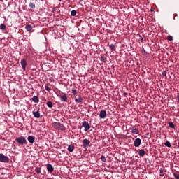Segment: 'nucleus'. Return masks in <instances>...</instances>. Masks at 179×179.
<instances>
[{
    "mask_svg": "<svg viewBox=\"0 0 179 179\" xmlns=\"http://www.w3.org/2000/svg\"><path fill=\"white\" fill-rule=\"evenodd\" d=\"M60 99L62 102H66L68 96H66V94H64V95H60Z\"/></svg>",
    "mask_w": 179,
    "mask_h": 179,
    "instance_id": "nucleus-11",
    "label": "nucleus"
},
{
    "mask_svg": "<svg viewBox=\"0 0 179 179\" xmlns=\"http://www.w3.org/2000/svg\"><path fill=\"white\" fill-rule=\"evenodd\" d=\"M59 1H62V0H59Z\"/></svg>",
    "mask_w": 179,
    "mask_h": 179,
    "instance_id": "nucleus-37",
    "label": "nucleus"
},
{
    "mask_svg": "<svg viewBox=\"0 0 179 179\" xmlns=\"http://www.w3.org/2000/svg\"><path fill=\"white\" fill-rule=\"evenodd\" d=\"M71 92L73 95H75V96H76L77 94H78V91L77 90H76L75 88H72L71 89Z\"/></svg>",
    "mask_w": 179,
    "mask_h": 179,
    "instance_id": "nucleus-22",
    "label": "nucleus"
},
{
    "mask_svg": "<svg viewBox=\"0 0 179 179\" xmlns=\"http://www.w3.org/2000/svg\"><path fill=\"white\" fill-rule=\"evenodd\" d=\"M83 147H88L90 144V140L88 138H84L83 141Z\"/></svg>",
    "mask_w": 179,
    "mask_h": 179,
    "instance_id": "nucleus-10",
    "label": "nucleus"
},
{
    "mask_svg": "<svg viewBox=\"0 0 179 179\" xmlns=\"http://www.w3.org/2000/svg\"><path fill=\"white\" fill-rule=\"evenodd\" d=\"M101 161H103V162H106V161H107L106 157H105V155H102V156L101 157Z\"/></svg>",
    "mask_w": 179,
    "mask_h": 179,
    "instance_id": "nucleus-29",
    "label": "nucleus"
},
{
    "mask_svg": "<svg viewBox=\"0 0 179 179\" xmlns=\"http://www.w3.org/2000/svg\"><path fill=\"white\" fill-rule=\"evenodd\" d=\"M21 66L24 70V71H26V67L27 66V62L26 60V59H21Z\"/></svg>",
    "mask_w": 179,
    "mask_h": 179,
    "instance_id": "nucleus-5",
    "label": "nucleus"
},
{
    "mask_svg": "<svg viewBox=\"0 0 179 179\" xmlns=\"http://www.w3.org/2000/svg\"><path fill=\"white\" fill-rule=\"evenodd\" d=\"M106 116H107V113L105 109H103L102 110L100 111L99 117H101V119H105Z\"/></svg>",
    "mask_w": 179,
    "mask_h": 179,
    "instance_id": "nucleus-6",
    "label": "nucleus"
},
{
    "mask_svg": "<svg viewBox=\"0 0 179 179\" xmlns=\"http://www.w3.org/2000/svg\"><path fill=\"white\" fill-rule=\"evenodd\" d=\"M73 150H75V145H73V144H69L68 146V150L72 152Z\"/></svg>",
    "mask_w": 179,
    "mask_h": 179,
    "instance_id": "nucleus-16",
    "label": "nucleus"
},
{
    "mask_svg": "<svg viewBox=\"0 0 179 179\" xmlns=\"http://www.w3.org/2000/svg\"><path fill=\"white\" fill-rule=\"evenodd\" d=\"M36 137L34 136H28L27 140L29 143H34Z\"/></svg>",
    "mask_w": 179,
    "mask_h": 179,
    "instance_id": "nucleus-12",
    "label": "nucleus"
},
{
    "mask_svg": "<svg viewBox=\"0 0 179 179\" xmlns=\"http://www.w3.org/2000/svg\"><path fill=\"white\" fill-rule=\"evenodd\" d=\"M141 144V138H140L139 137H137V138L134 140V145L135 147H139Z\"/></svg>",
    "mask_w": 179,
    "mask_h": 179,
    "instance_id": "nucleus-8",
    "label": "nucleus"
},
{
    "mask_svg": "<svg viewBox=\"0 0 179 179\" xmlns=\"http://www.w3.org/2000/svg\"><path fill=\"white\" fill-rule=\"evenodd\" d=\"M175 178L179 179V173H173Z\"/></svg>",
    "mask_w": 179,
    "mask_h": 179,
    "instance_id": "nucleus-32",
    "label": "nucleus"
},
{
    "mask_svg": "<svg viewBox=\"0 0 179 179\" xmlns=\"http://www.w3.org/2000/svg\"><path fill=\"white\" fill-rule=\"evenodd\" d=\"M83 127H85V131H87L91 127L90 124L86 120L83 122Z\"/></svg>",
    "mask_w": 179,
    "mask_h": 179,
    "instance_id": "nucleus-4",
    "label": "nucleus"
},
{
    "mask_svg": "<svg viewBox=\"0 0 179 179\" xmlns=\"http://www.w3.org/2000/svg\"><path fill=\"white\" fill-rule=\"evenodd\" d=\"M83 97L81 95H76L75 96V101L78 103L83 102Z\"/></svg>",
    "mask_w": 179,
    "mask_h": 179,
    "instance_id": "nucleus-7",
    "label": "nucleus"
},
{
    "mask_svg": "<svg viewBox=\"0 0 179 179\" xmlns=\"http://www.w3.org/2000/svg\"><path fill=\"white\" fill-rule=\"evenodd\" d=\"M109 48L112 50V52H113L114 50H116L114 43H111L110 45Z\"/></svg>",
    "mask_w": 179,
    "mask_h": 179,
    "instance_id": "nucleus-19",
    "label": "nucleus"
},
{
    "mask_svg": "<svg viewBox=\"0 0 179 179\" xmlns=\"http://www.w3.org/2000/svg\"><path fill=\"white\" fill-rule=\"evenodd\" d=\"M138 154L141 156V157H144L145 154V151L143 149H141L138 151Z\"/></svg>",
    "mask_w": 179,
    "mask_h": 179,
    "instance_id": "nucleus-17",
    "label": "nucleus"
},
{
    "mask_svg": "<svg viewBox=\"0 0 179 179\" xmlns=\"http://www.w3.org/2000/svg\"><path fill=\"white\" fill-rule=\"evenodd\" d=\"M33 115H34V117H37V118L41 117V113H40L39 110L34 111Z\"/></svg>",
    "mask_w": 179,
    "mask_h": 179,
    "instance_id": "nucleus-14",
    "label": "nucleus"
},
{
    "mask_svg": "<svg viewBox=\"0 0 179 179\" xmlns=\"http://www.w3.org/2000/svg\"><path fill=\"white\" fill-rule=\"evenodd\" d=\"M0 161L1 162H9L10 158L8 155H5L2 152L0 153Z\"/></svg>",
    "mask_w": 179,
    "mask_h": 179,
    "instance_id": "nucleus-3",
    "label": "nucleus"
},
{
    "mask_svg": "<svg viewBox=\"0 0 179 179\" xmlns=\"http://www.w3.org/2000/svg\"><path fill=\"white\" fill-rule=\"evenodd\" d=\"M53 126L55 129H57L58 130H66L65 126L62 123H60V122H55Z\"/></svg>",
    "mask_w": 179,
    "mask_h": 179,
    "instance_id": "nucleus-2",
    "label": "nucleus"
},
{
    "mask_svg": "<svg viewBox=\"0 0 179 179\" xmlns=\"http://www.w3.org/2000/svg\"><path fill=\"white\" fill-rule=\"evenodd\" d=\"M173 36H171V35H169V36H167V40L168 41H173Z\"/></svg>",
    "mask_w": 179,
    "mask_h": 179,
    "instance_id": "nucleus-31",
    "label": "nucleus"
},
{
    "mask_svg": "<svg viewBox=\"0 0 179 179\" xmlns=\"http://www.w3.org/2000/svg\"><path fill=\"white\" fill-rule=\"evenodd\" d=\"M0 29L2 30V31H5L6 29V25H5V24H1L0 25Z\"/></svg>",
    "mask_w": 179,
    "mask_h": 179,
    "instance_id": "nucleus-21",
    "label": "nucleus"
},
{
    "mask_svg": "<svg viewBox=\"0 0 179 179\" xmlns=\"http://www.w3.org/2000/svg\"><path fill=\"white\" fill-rule=\"evenodd\" d=\"M162 76H163L164 77H166V76H167V72H166V71H162Z\"/></svg>",
    "mask_w": 179,
    "mask_h": 179,
    "instance_id": "nucleus-33",
    "label": "nucleus"
},
{
    "mask_svg": "<svg viewBox=\"0 0 179 179\" xmlns=\"http://www.w3.org/2000/svg\"><path fill=\"white\" fill-rule=\"evenodd\" d=\"M41 1H43V0H41Z\"/></svg>",
    "mask_w": 179,
    "mask_h": 179,
    "instance_id": "nucleus-38",
    "label": "nucleus"
},
{
    "mask_svg": "<svg viewBox=\"0 0 179 179\" xmlns=\"http://www.w3.org/2000/svg\"><path fill=\"white\" fill-rule=\"evenodd\" d=\"M45 88L46 91H48V92H50L51 88H50V87L48 85H45Z\"/></svg>",
    "mask_w": 179,
    "mask_h": 179,
    "instance_id": "nucleus-30",
    "label": "nucleus"
},
{
    "mask_svg": "<svg viewBox=\"0 0 179 179\" xmlns=\"http://www.w3.org/2000/svg\"><path fill=\"white\" fill-rule=\"evenodd\" d=\"M162 173H163V169L162 168L160 169V176H162Z\"/></svg>",
    "mask_w": 179,
    "mask_h": 179,
    "instance_id": "nucleus-34",
    "label": "nucleus"
},
{
    "mask_svg": "<svg viewBox=\"0 0 179 179\" xmlns=\"http://www.w3.org/2000/svg\"><path fill=\"white\" fill-rule=\"evenodd\" d=\"M30 8H36V4L34 3H29Z\"/></svg>",
    "mask_w": 179,
    "mask_h": 179,
    "instance_id": "nucleus-26",
    "label": "nucleus"
},
{
    "mask_svg": "<svg viewBox=\"0 0 179 179\" xmlns=\"http://www.w3.org/2000/svg\"><path fill=\"white\" fill-rule=\"evenodd\" d=\"M25 29L27 31H30L33 29V27L31 25H26Z\"/></svg>",
    "mask_w": 179,
    "mask_h": 179,
    "instance_id": "nucleus-18",
    "label": "nucleus"
},
{
    "mask_svg": "<svg viewBox=\"0 0 179 179\" xmlns=\"http://www.w3.org/2000/svg\"><path fill=\"white\" fill-rule=\"evenodd\" d=\"M130 130L131 131V133H134V134H138V133H139L138 129H136L135 127H131V129H130Z\"/></svg>",
    "mask_w": 179,
    "mask_h": 179,
    "instance_id": "nucleus-15",
    "label": "nucleus"
},
{
    "mask_svg": "<svg viewBox=\"0 0 179 179\" xmlns=\"http://www.w3.org/2000/svg\"><path fill=\"white\" fill-rule=\"evenodd\" d=\"M77 14V11H76V10H72L71 13V15L73 16V17H75Z\"/></svg>",
    "mask_w": 179,
    "mask_h": 179,
    "instance_id": "nucleus-25",
    "label": "nucleus"
},
{
    "mask_svg": "<svg viewBox=\"0 0 179 179\" xmlns=\"http://www.w3.org/2000/svg\"><path fill=\"white\" fill-rule=\"evenodd\" d=\"M124 95L127 96V92H124Z\"/></svg>",
    "mask_w": 179,
    "mask_h": 179,
    "instance_id": "nucleus-36",
    "label": "nucleus"
},
{
    "mask_svg": "<svg viewBox=\"0 0 179 179\" xmlns=\"http://www.w3.org/2000/svg\"><path fill=\"white\" fill-rule=\"evenodd\" d=\"M15 141H17V143H18L19 144L23 145V144H27L28 141L26 138V137H24V136H20V137H17L15 138Z\"/></svg>",
    "mask_w": 179,
    "mask_h": 179,
    "instance_id": "nucleus-1",
    "label": "nucleus"
},
{
    "mask_svg": "<svg viewBox=\"0 0 179 179\" xmlns=\"http://www.w3.org/2000/svg\"><path fill=\"white\" fill-rule=\"evenodd\" d=\"M35 171H36V173H37V174H41V168H38V166H36V168L35 169Z\"/></svg>",
    "mask_w": 179,
    "mask_h": 179,
    "instance_id": "nucleus-20",
    "label": "nucleus"
},
{
    "mask_svg": "<svg viewBox=\"0 0 179 179\" xmlns=\"http://www.w3.org/2000/svg\"><path fill=\"white\" fill-rule=\"evenodd\" d=\"M178 148H179V144H178Z\"/></svg>",
    "mask_w": 179,
    "mask_h": 179,
    "instance_id": "nucleus-39",
    "label": "nucleus"
},
{
    "mask_svg": "<svg viewBox=\"0 0 179 179\" xmlns=\"http://www.w3.org/2000/svg\"><path fill=\"white\" fill-rule=\"evenodd\" d=\"M46 105L49 107V108H52L53 106V103L52 102V101H48L46 103Z\"/></svg>",
    "mask_w": 179,
    "mask_h": 179,
    "instance_id": "nucleus-23",
    "label": "nucleus"
},
{
    "mask_svg": "<svg viewBox=\"0 0 179 179\" xmlns=\"http://www.w3.org/2000/svg\"><path fill=\"white\" fill-rule=\"evenodd\" d=\"M165 145H166V147H171V144L170 143V141H167L164 143Z\"/></svg>",
    "mask_w": 179,
    "mask_h": 179,
    "instance_id": "nucleus-28",
    "label": "nucleus"
},
{
    "mask_svg": "<svg viewBox=\"0 0 179 179\" xmlns=\"http://www.w3.org/2000/svg\"><path fill=\"white\" fill-rule=\"evenodd\" d=\"M140 38H141V42H143V36H141V35H140Z\"/></svg>",
    "mask_w": 179,
    "mask_h": 179,
    "instance_id": "nucleus-35",
    "label": "nucleus"
},
{
    "mask_svg": "<svg viewBox=\"0 0 179 179\" xmlns=\"http://www.w3.org/2000/svg\"><path fill=\"white\" fill-rule=\"evenodd\" d=\"M101 62H103L104 63H106L107 58L105 57V56H101Z\"/></svg>",
    "mask_w": 179,
    "mask_h": 179,
    "instance_id": "nucleus-27",
    "label": "nucleus"
},
{
    "mask_svg": "<svg viewBox=\"0 0 179 179\" xmlns=\"http://www.w3.org/2000/svg\"><path fill=\"white\" fill-rule=\"evenodd\" d=\"M31 99L33 102H36L37 103H38V102L40 101L39 97L37 95H34V96H32Z\"/></svg>",
    "mask_w": 179,
    "mask_h": 179,
    "instance_id": "nucleus-13",
    "label": "nucleus"
},
{
    "mask_svg": "<svg viewBox=\"0 0 179 179\" xmlns=\"http://www.w3.org/2000/svg\"><path fill=\"white\" fill-rule=\"evenodd\" d=\"M47 170L49 173H53L54 166H52V164H47Z\"/></svg>",
    "mask_w": 179,
    "mask_h": 179,
    "instance_id": "nucleus-9",
    "label": "nucleus"
},
{
    "mask_svg": "<svg viewBox=\"0 0 179 179\" xmlns=\"http://www.w3.org/2000/svg\"><path fill=\"white\" fill-rule=\"evenodd\" d=\"M169 127H171L172 129L175 128V124L173 122H169Z\"/></svg>",
    "mask_w": 179,
    "mask_h": 179,
    "instance_id": "nucleus-24",
    "label": "nucleus"
}]
</instances>
